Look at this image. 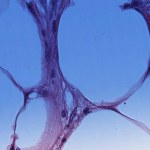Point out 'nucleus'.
<instances>
[{"label": "nucleus", "mask_w": 150, "mask_h": 150, "mask_svg": "<svg viewBox=\"0 0 150 150\" xmlns=\"http://www.w3.org/2000/svg\"><path fill=\"white\" fill-rule=\"evenodd\" d=\"M26 4L32 12L34 15H35V11L37 10L36 6L32 2L28 4V2H27Z\"/></svg>", "instance_id": "f257e3e1"}, {"label": "nucleus", "mask_w": 150, "mask_h": 150, "mask_svg": "<svg viewBox=\"0 0 150 150\" xmlns=\"http://www.w3.org/2000/svg\"><path fill=\"white\" fill-rule=\"evenodd\" d=\"M58 21H57L56 22H54L53 23V30L54 33H55L57 31V27L58 24Z\"/></svg>", "instance_id": "f03ea898"}, {"label": "nucleus", "mask_w": 150, "mask_h": 150, "mask_svg": "<svg viewBox=\"0 0 150 150\" xmlns=\"http://www.w3.org/2000/svg\"><path fill=\"white\" fill-rule=\"evenodd\" d=\"M39 93L41 94L42 95H43V96H46V94L47 93V92L46 91H40Z\"/></svg>", "instance_id": "7ed1b4c3"}, {"label": "nucleus", "mask_w": 150, "mask_h": 150, "mask_svg": "<svg viewBox=\"0 0 150 150\" xmlns=\"http://www.w3.org/2000/svg\"><path fill=\"white\" fill-rule=\"evenodd\" d=\"M66 111L65 110H63L62 112V116L63 117H64L66 116Z\"/></svg>", "instance_id": "20e7f679"}, {"label": "nucleus", "mask_w": 150, "mask_h": 150, "mask_svg": "<svg viewBox=\"0 0 150 150\" xmlns=\"http://www.w3.org/2000/svg\"><path fill=\"white\" fill-rule=\"evenodd\" d=\"M88 108H87V109L84 110L83 112H84V113H87L88 112Z\"/></svg>", "instance_id": "39448f33"}, {"label": "nucleus", "mask_w": 150, "mask_h": 150, "mask_svg": "<svg viewBox=\"0 0 150 150\" xmlns=\"http://www.w3.org/2000/svg\"><path fill=\"white\" fill-rule=\"evenodd\" d=\"M10 150H14V146L13 145H12V147L10 149Z\"/></svg>", "instance_id": "423d86ee"}, {"label": "nucleus", "mask_w": 150, "mask_h": 150, "mask_svg": "<svg viewBox=\"0 0 150 150\" xmlns=\"http://www.w3.org/2000/svg\"><path fill=\"white\" fill-rule=\"evenodd\" d=\"M66 140V139L64 138L62 139V142H65Z\"/></svg>", "instance_id": "0eeeda50"}, {"label": "nucleus", "mask_w": 150, "mask_h": 150, "mask_svg": "<svg viewBox=\"0 0 150 150\" xmlns=\"http://www.w3.org/2000/svg\"><path fill=\"white\" fill-rule=\"evenodd\" d=\"M46 46H47V49H46V53H47V51H48V50H47V47H47V44H46Z\"/></svg>", "instance_id": "6e6552de"}, {"label": "nucleus", "mask_w": 150, "mask_h": 150, "mask_svg": "<svg viewBox=\"0 0 150 150\" xmlns=\"http://www.w3.org/2000/svg\"><path fill=\"white\" fill-rule=\"evenodd\" d=\"M41 1H43L44 2H45L46 1V0H41Z\"/></svg>", "instance_id": "1a4fd4ad"}, {"label": "nucleus", "mask_w": 150, "mask_h": 150, "mask_svg": "<svg viewBox=\"0 0 150 150\" xmlns=\"http://www.w3.org/2000/svg\"><path fill=\"white\" fill-rule=\"evenodd\" d=\"M57 53H56V57L55 58H57Z\"/></svg>", "instance_id": "9d476101"}, {"label": "nucleus", "mask_w": 150, "mask_h": 150, "mask_svg": "<svg viewBox=\"0 0 150 150\" xmlns=\"http://www.w3.org/2000/svg\"><path fill=\"white\" fill-rule=\"evenodd\" d=\"M16 150H20V149H19V148H16Z\"/></svg>", "instance_id": "9b49d317"}, {"label": "nucleus", "mask_w": 150, "mask_h": 150, "mask_svg": "<svg viewBox=\"0 0 150 150\" xmlns=\"http://www.w3.org/2000/svg\"><path fill=\"white\" fill-rule=\"evenodd\" d=\"M55 1H53V3L54 4V3H55Z\"/></svg>", "instance_id": "f8f14e48"}, {"label": "nucleus", "mask_w": 150, "mask_h": 150, "mask_svg": "<svg viewBox=\"0 0 150 150\" xmlns=\"http://www.w3.org/2000/svg\"><path fill=\"white\" fill-rule=\"evenodd\" d=\"M27 97V96H25V99H26V97Z\"/></svg>", "instance_id": "ddd939ff"}, {"label": "nucleus", "mask_w": 150, "mask_h": 150, "mask_svg": "<svg viewBox=\"0 0 150 150\" xmlns=\"http://www.w3.org/2000/svg\"><path fill=\"white\" fill-rule=\"evenodd\" d=\"M149 71L150 72V67L149 68Z\"/></svg>", "instance_id": "4468645a"}, {"label": "nucleus", "mask_w": 150, "mask_h": 150, "mask_svg": "<svg viewBox=\"0 0 150 150\" xmlns=\"http://www.w3.org/2000/svg\"><path fill=\"white\" fill-rule=\"evenodd\" d=\"M71 117H70V120H71Z\"/></svg>", "instance_id": "2eb2a0df"}]
</instances>
